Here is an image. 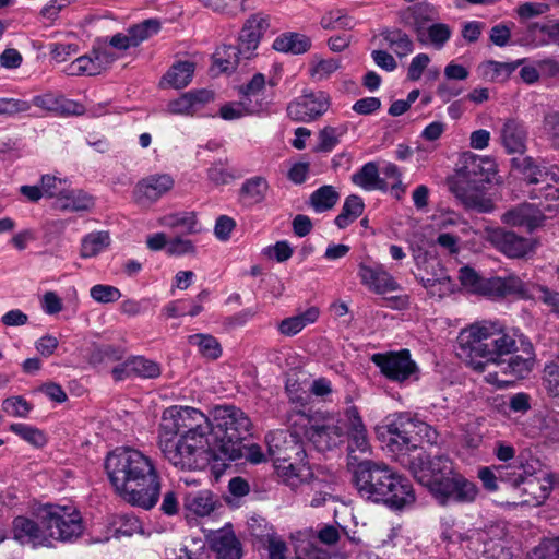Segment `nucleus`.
Masks as SVG:
<instances>
[{
	"mask_svg": "<svg viewBox=\"0 0 559 559\" xmlns=\"http://www.w3.org/2000/svg\"><path fill=\"white\" fill-rule=\"evenodd\" d=\"M251 420L238 407L219 405L209 415L195 407L166 408L158 427V447L179 469L195 471L211 461L239 455V440L250 433Z\"/></svg>",
	"mask_w": 559,
	"mask_h": 559,
	"instance_id": "nucleus-1",
	"label": "nucleus"
},
{
	"mask_svg": "<svg viewBox=\"0 0 559 559\" xmlns=\"http://www.w3.org/2000/svg\"><path fill=\"white\" fill-rule=\"evenodd\" d=\"M437 431L409 414L386 417V453L408 466L441 506L474 502L479 493L475 483L455 472L447 456L430 457L418 449V442L436 443Z\"/></svg>",
	"mask_w": 559,
	"mask_h": 559,
	"instance_id": "nucleus-2",
	"label": "nucleus"
},
{
	"mask_svg": "<svg viewBox=\"0 0 559 559\" xmlns=\"http://www.w3.org/2000/svg\"><path fill=\"white\" fill-rule=\"evenodd\" d=\"M116 492L132 506L152 509L160 495V475L152 457L133 448H117L105 460Z\"/></svg>",
	"mask_w": 559,
	"mask_h": 559,
	"instance_id": "nucleus-3",
	"label": "nucleus"
},
{
	"mask_svg": "<svg viewBox=\"0 0 559 559\" xmlns=\"http://www.w3.org/2000/svg\"><path fill=\"white\" fill-rule=\"evenodd\" d=\"M516 332L506 330L497 322L484 321L462 330L457 336V356L476 371L488 365H504V356L514 353Z\"/></svg>",
	"mask_w": 559,
	"mask_h": 559,
	"instance_id": "nucleus-4",
	"label": "nucleus"
},
{
	"mask_svg": "<svg viewBox=\"0 0 559 559\" xmlns=\"http://www.w3.org/2000/svg\"><path fill=\"white\" fill-rule=\"evenodd\" d=\"M501 476L507 478V484L512 486L522 498L513 504L540 506L555 485V476L543 469L540 462L536 459L520 460L515 463V469H501Z\"/></svg>",
	"mask_w": 559,
	"mask_h": 559,
	"instance_id": "nucleus-5",
	"label": "nucleus"
},
{
	"mask_svg": "<svg viewBox=\"0 0 559 559\" xmlns=\"http://www.w3.org/2000/svg\"><path fill=\"white\" fill-rule=\"evenodd\" d=\"M440 535L443 540L459 544L475 554L480 552L476 559H511L510 551L500 540L489 539L487 532L476 528L462 532L452 515L441 518Z\"/></svg>",
	"mask_w": 559,
	"mask_h": 559,
	"instance_id": "nucleus-6",
	"label": "nucleus"
},
{
	"mask_svg": "<svg viewBox=\"0 0 559 559\" xmlns=\"http://www.w3.org/2000/svg\"><path fill=\"white\" fill-rule=\"evenodd\" d=\"M36 519L46 528L48 547L76 539L84 530L80 512L71 504H45L38 508Z\"/></svg>",
	"mask_w": 559,
	"mask_h": 559,
	"instance_id": "nucleus-7",
	"label": "nucleus"
},
{
	"mask_svg": "<svg viewBox=\"0 0 559 559\" xmlns=\"http://www.w3.org/2000/svg\"><path fill=\"white\" fill-rule=\"evenodd\" d=\"M292 425L293 431L276 430L266 436L269 453L274 460L275 469H280L283 473H286L292 467L287 462L294 460L304 461L306 456L300 438L302 430H300L299 425H295V419Z\"/></svg>",
	"mask_w": 559,
	"mask_h": 559,
	"instance_id": "nucleus-8",
	"label": "nucleus"
},
{
	"mask_svg": "<svg viewBox=\"0 0 559 559\" xmlns=\"http://www.w3.org/2000/svg\"><path fill=\"white\" fill-rule=\"evenodd\" d=\"M295 425L300 426L302 436L311 441L320 451L332 449L343 441L344 427L332 417L320 418L297 414L295 416Z\"/></svg>",
	"mask_w": 559,
	"mask_h": 559,
	"instance_id": "nucleus-9",
	"label": "nucleus"
},
{
	"mask_svg": "<svg viewBox=\"0 0 559 559\" xmlns=\"http://www.w3.org/2000/svg\"><path fill=\"white\" fill-rule=\"evenodd\" d=\"M461 286L468 293L499 300L510 296L511 275L507 277L481 276L474 267L464 265L459 270L457 276Z\"/></svg>",
	"mask_w": 559,
	"mask_h": 559,
	"instance_id": "nucleus-10",
	"label": "nucleus"
},
{
	"mask_svg": "<svg viewBox=\"0 0 559 559\" xmlns=\"http://www.w3.org/2000/svg\"><path fill=\"white\" fill-rule=\"evenodd\" d=\"M331 106V97L323 91H307L293 100L288 116L297 121L310 122L324 115Z\"/></svg>",
	"mask_w": 559,
	"mask_h": 559,
	"instance_id": "nucleus-11",
	"label": "nucleus"
},
{
	"mask_svg": "<svg viewBox=\"0 0 559 559\" xmlns=\"http://www.w3.org/2000/svg\"><path fill=\"white\" fill-rule=\"evenodd\" d=\"M510 296L519 299L533 300L547 307L552 314H559V292L546 285L524 282L519 276L511 275Z\"/></svg>",
	"mask_w": 559,
	"mask_h": 559,
	"instance_id": "nucleus-12",
	"label": "nucleus"
},
{
	"mask_svg": "<svg viewBox=\"0 0 559 559\" xmlns=\"http://www.w3.org/2000/svg\"><path fill=\"white\" fill-rule=\"evenodd\" d=\"M174 186L175 180L168 174L148 175L134 186L132 191L133 202L139 206L150 207L173 190Z\"/></svg>",
	"mask_w": 559,
	"mask_h": 559,
	"instance_id": "nucleus-13",
	"label": "nucleus"
},
{
	"mask_svg": "<svg viewBox=\"0 0 559 559\" xmlns=\"http://www.w3.org/2000/svg\"><path fill=\"white\" fill-rule=\"evenodd\" d=\"M551 211L550 205L532 203H521L502 215V222L512 227L524 228L527 233H533L544 226L546 221L545 212Z\"/></svg>",
	"mask_w": 559,
	"mask_h": 559,
	"instance_id": "nucleus-14",
	"label": "nucleus"
},
{
	"mask_svg": "<svg viewBox=\"0 0 559 559\" xmlns=\"http://www.w3.org/2000/svg\"><path fill=\"white\" fill-rule=\"evenodd\" d=\"M384 472L369 461L361 462L355 469V484L362 498L374 503L384 501Z\"/></svg>",
	"mask_w": 559,
	"mask_h": 559,
	"instance_id": "nucleus-15",
	"label": "nucleus"
},
{
	"mask_svg": "<svg viewBox=\"0 0 559 559\" xmlns=\"http://www.w3.org/2000/svg\"><path fill=\"white\" fill-rule=\"evenodd\" d=\"M488 239L499 252L512 259L523 258L534 250L531 239L502 227L489 230Z\"/></svg>",
	"mask_w": 559,
	"mask_h": 559,
	"instance_id": "nucleus-16",
	"label": "nucleus"
},
{
	"mask_svg": "<svg viewBox=\"0 0 559 559\" xmlns=\"http://www.w3.org/2000/svg\"><path fill=\"white\" fill-rule=\"evenodd\" d=\"M460 174L465 179L466 186L485 188L487 183L492 181L496 174L495 162L489 157H480L467 152L462 157Z\"/></svg>",
	"mask_w": 559,
	"mask_h": 559,
	"instance_id": "nucleus-17",
	"label": "nucleus"
},
{
	"mask_svg": "<svg viewBox=\"0 0 559 559\" xmlns=\"http://www.w3.org/2000/svg\"><path fill=\"white\" fill-rule=\"evenodd\" d=\"M416 497L412 483L405 476L391 473L386 475V507L394 511H404L415 503Z\"/></svg>",
	"mask_w": 559,
	"mask_h": 559,
	"instance_id": "nucleus-18",
	"label": "nucleus"
},
{
	"mask_svg": "<svg viewBox=\"0 0 559 559\" xmlns=\"http://www.w3.org/2000/svg\"><path fill=\"white\" fill-rule=\"evenodd\" d=\"M210 549L215 559H241L242 545L235 535L230 525L213 531L207 535Z\"/></svg>",
	"mask_w": 559,
	"mask_h": 559,
	"instance_id": "nucleus-19",
	"label": "nucleus"
},
{
	"mask_svg": "<svg viewBox=\"0 0 559 559\" xmlns=\"http://www.w3.org/2000/svg\"><path fill=\"white\" fill-rule=\"evenodd\" d=\"M215 94L207 88L192 90L181 94L167 104V111L173 115L193 116L207 104L214 102Z\"/></svg>",
	"mask_w": 559,
	"mask_h": 559,
	"instance_id": "nucleus-20",
	"label": "nucleus"
},
{
	"mask_svg": "<svg viewBox=\"0 0 559 559\" xmlns=\"http://www.w3.org/2000/svg\"><path fill=\"white\" fill-rule=\"evenodd\" d=\"M11 533L14 540L32 547H48L46 528L40 522L19 515L12 521Z\"/></svg>",
	"mask_w": 559,
	"mask_h": 559,
	"instance_id": "nucleus-21",
	"label": "nucleus"
},
{
	"mask_svg": "<svg viewBox=\"0 0 559 559\" xmlns=\"http://www.w3.org/2000/svg\"><path fill=\"white\" fill-rule=\"evenodd\" d=\"M386 378L397 382L418 380V367L407 349L386 353Z\"/></svg>",
	"mask_w": 559,
	"mask_h": 559,
	"instance_id": "nucleus-22",
	"label": "nucleus"
},
{
	"mask_svg": "<svg viewBox=\"0 0 559 559\" xmlns=\"http://www.w3.org/2000/svg\"><path fill=\"white\" fill-rule=\"evenodd\" d=\"M269 27V17L262 14L251 15L245 23L240 36L239 53L249 58L258 48L263 34Z\"/></svg>",
	"mask_w": 559,
	"mask_h": 559,
	"instance_id": "nucleus-23",
	"label": "nucleus"
},
{
	"mask_svg": "<svg viewBox=\"0 0 559 559\" xmlns=\"http://www.w3.org/2000/svg\"><path fill=\"white\" fill-rule=\"evenodd\" d=\"M528 130L526 124L516 118H509L500 130L501 144L508 154L523 155L526 151Z\"/></svg>",
	"mask_w": 559,
	"mask_h": 559,
	"instance_id": "nucleus-24",
	"label": "nucleus"
},
{
	"mask_svg": "<svg viewBox=\"0 0 559 559\" xmlns=\"http://www.w3.org/2000/svg\"><path fill=\"white\" fill-rule=\"evenodd\" d=\"M511 167L520 171L530 185L544 183L547 180H552L556 183L559 182V175L555 171H559L558 167L552 166L548 169L536 164L534 158L531 156H525L523 158L513 157L511 159Z\"/></svg>",
	"mask_w": 559,
	"mask_h": 559,
	"instance_id": "nucleus-25",
	"label": "nucleus"
},
{
	"mask_svg": "<svg viewBox=\"0 0 559 559\" xmlns=\"http://www.w3.org/2000/svg\"><path fill=\"white\" fill-rule=\"evenodd\" d=\"M484 188H477L476 186L464 187L461 183H456L452 187V191L463 203L465 209L477 213H491L495 209V204L491 199L485 197L481 191Z\"/></svg>",
	"mask_w": 559,
	"mask_h": 559,
	"instance_id": "nucleus-26",
	"label": "nucleus"
},
{
	"mask_svg": "<svg viewBox=\"0 0 559 559\" xmlns=\"http://www.w3.org/2000/svg\"><path fill=\"white\" fill-rule=\"evenodd\" d=\"M484 188H477L476 186L464 187L461 183H456L452 187V191L463 203L465 209L477 213H491L495 209V204L491 199L485 197L481 191Z\"/></svg>",
	"mask_w": 559,
	"mask_h": 559,
	"instance_id": "nucleus-27",
	"label": "nucleus"
},
{
	"mask_svg": "<svg viewBox=\"0 0 559 559\" xmlns=\"http://www.w3.org/2000/svg\"><path fill=\"white\" fill-rule=\"evenodd\" d=\"M265 109L261 99L240 98L236 102H228L221 106L219 117L224 120H238L247 116L257 115Z\"/></svg>",
	"mask_w": 559,
	"mask_h": 559,
	"instance_id": "nucleus-28",
	"label": "nucleus"
},
{
	"mask_svg": "<svg viewBox=\"0 0 559 559\" xmlns=\"http://www.w3.org/2000/svg\"><path fill=\"white\" fill-rule=\"evenodd\" d=\"M272 47L283 53L304 55L311 49L312 40L298 32H285L274 39Z\"/></svg>",
	"mask_w": 559,
	"mask_h": 559,
	"instance_id": "nucleus-29",
	"label": "nucleus"
},
{
	"mask_svg": "<svg viewBox=\"0 0 559 559\" xmlns=\"http://www.w3.org/2000/svg\"><path fill=\"white\" fill-rule=\"evenodd\" d=\"M195 66L191 61H179L174 63L164 74L160 86L175 90L188 86L193 78Z\"/></svg>",
	"mask_w": 559,
	"mask_h": 559,
	"instance_id": "nucleus-30",
	"label": "nucleus"
},
{
	"mask_svg": "<svg viewBox=\"0 0 559 559\" xmlns=\"http://www.w3.org/2000/svg\"><path fill=\"white\" fill-rule=\"evenodd\" d=\"M341 68L342 62L340 59L316 53L308 62L307 73L313 82H323L329 80Z\"/></svg>",
	"mask_w": 559,
	"mask_h": 559,
	"instance_id": "nucleus-31",
	"label": "nucleus"
},
{
	"mask_svg": "<svg viewBox=\"0 0 559 559\" xmlns=\"http://www.w3.org/2000/svg\"><path fill=\"white\" fill-rule=\"evenodd\" d=\"M93 205L94 200L92 195L82 190L72 189L67 185L55 206L63 211L79 212L87 211Z\"/></svg>",
	"mask_w": 559,
	"mask_h": 559,
	"instance_id": "nucleus-32",
	"label": "nucleus"
},
{
	"mask_svg": "<svg viewBox=\"0 0 559 559\" xmlns=\"http://www.w3.org/2000/svg\"><path fill=\"white\" fill-rule=\"evenodd\" d=\"M548 22H527L524 27L518 32L520 37L516 44L523 47L540 48L548 46Z\"/></svg>",
	"mask_w": 559,
	"mask_h": 559,
	"instance_id": "nucleus-33",
	"label": "nucleus"
},
{
	"mask_svg": "<svg viewBox=\"0 0 559 559\" xmlns=\"http://www.w3.org/2000/svg\"><path fill=\"white\" fill-rule=\"evenodd\" d=\"M269 191V182L264 177H251L241 185L239 197L243 204L252 206L264 201Z\"/></svg>",
	"mask_w": 559,
	"mask_h": 559,
	"instance_id": "nucleus-34",
	"label": "nucleus"
},
{
	"mask_svg": "<svg viewBox=\"0 0 559 559\" xmlns=\"http://www.w3.org/2000/svg\"><path fill=\"white\" fill-rule=\"evenodd\" d=\"M159 225L168 228H181L187 234H199L202 231V226L197 218L194 212H177L162 216L158 219Z\"/></svg>",
	"mask_w": 559,
	"mask_h": 559,
	"instance_id": "nucleus-35",
	"label": "nucleus"
},
{
	"mask_svg": "<svg viewBox=\"0 0 559 559\" xmlns=\"http://www.w3.org/2000/svg\"><path fill=\"white\" fill-rule=\"evenodd\" d=\"M111 239L108 231H92L81 240L80 255L90 259L98 255L110 246Z\"/></svg>",
	"mask_w": 559,
	"mask_h": 559,
	"instance_id": "nucleus-36",
	"label": "nucleus"
},
{
	"mask_svg": "<svg viewBox=\"0 0 559 559\" xmlns=\"http://www.w3.org/2000/svg\"><path fill=\"white\" fill-rule=\"evenodd\" d=\"M521 338V343L524 346L523 352L527 355L526 357L514 356L511 357L506 366H502V371L504 374H512L516 378H524L528 374L534 365V354L533 348L530 343H525L522 338V335L519 336Z\"/></svg>",
	"mask_w": 559,
	"mask_h": 559,
	"instance_id": "nucleus-37",
	"label": "nucleus"
},
{
	"mask_svg": "<svg viewBox=\"0 0 559 559\" xmlns=\"http://www.w3.org/2000/svg\"><path fill=\"white\" fill-rule=\"evenodd\" d=\"M523 62L524 59H519L514 62L488 60L483 62L479 69L481 70L483 76L489 81H506Z\"/></svg>",
	"mask_w": 559,
	"mask_h": 559,
	"instance_id": "nucleus-38",
	"label": "nucleus"
},
{
	"mask_svg": "<svg viewBox=\"0 0 559 559\" xmlns=\"http://www.w3.org/2000/svg\"><path fill=\"white\" fill-rule=\"evenodd\" d=\"M292 467L286 473L276 469L277 475L292 488H297L304 484L309 483L312 479V472L308 464L304 461H289Z\"/></svg>",
	"mask_w": 559,
	"mask_h": 559,
	"instance_id": "nucleus-39",
	"label": "nucleus"
},
{
	"mask_svg": "<svg viewBox=\"0 0 559 559\" xmlns=\"http://www.w3.org/2000/svg\"><path fill=\"white\" fill-rule=\"evenodd\" d=\"M126 355V348L121 345L104 344L95 346L90 355V364L95 367L106 366L121 360Z\"/></svg>",
	"mask_w": 559,
	"mask_h": 559,
	"instance_id": "nucleus-40",
	"label": "nucleus"
},
{
	"mask_svg": "<svg viewBox=\"0 0 559 559\" xmlns=\"http://www.w3.org/2000/svg\"><path fill=\"white\" fill-rule=\"evenodd\" d=\"M348 420L350 421L349 433V444L348 449L353 453L355 451L366 452L368 450V440L366 435V429L357 416L355 409H350L347 412Z\"/></svg>",
	"mask_w": 559,
	"mask_h": 559,
	"instance_id": "nucleus-41",
	"label": "nucleus"
},
{
	"mask_svg": "<svg viewBox=\"0 0 559 559\" xmlns=\"http://www.w3.org/2000/svg\"><path fill=\"white\" fill-rule=\"evenodd\" d=\"M9 429L34 448L40 449L48 443L47 433L35 426L24 423H15L11 424Z\"/></svg>",
	"mask_w": 559,
	"mask_h": 559,
	"instance_id": "nucleus-42",
	"label": "nucleus"
},
{
	"mask_svg": "<svg viewBox=\"0 0 559 559\" xmlns=\"http://www.w3.org/2000/svg\"><path fill=\"white\" fill-rule=\"evenodd\" d=\"M348 123L342 122L336 126H325L318 134V151L331 152L348 132Z\"/></svg>",
	"mask_w": 559,
	"mask_h": 559,
	"instance_id": "nucleus-43",
	"label": "nucleus"
},
{
	"mask_svg": "<svg viewBox=\"0 0 559 559\" xmlns=\"http://www.w3.org/2000/svg\"><path fill=\"white\" fill-rule=\"evenodd\" d=\"M185 507L199 516L209 515L214 510L213 495L209 490L188 493Z\"/></svg>",
	"mask_w": 559,
	"mask_h": 559,
	"instance_id": "nucleus-44",
	"label": "nucleus"
},
{
	"mask_svg": "<svg viewBox=\"0 0 559 559\" xmlns=\"http://www.w3.org/2000/svg\"><path fill=\"white\" fill-rule=\"evenodd\" d=\"M365 204L358 195H349L345 199L341 213L335 218L338 228L344 229L356 221L364 212Z\"/></svg>",
	"mask_w": 559,
	"mask_h": 559,
	"instance_id": "nucleus-45",
	"label": "nucleus"
},
{
	"mask_svg": "<svg viewBox=\"0 0 559 559\" xmlns=\"http://www.w3.org/2000/svg\"><path fill=\"white\" fill-rule=\"evenodd\" d=\"M352 180L356 186L367 191L381 188L379 168L374 163L365 164L357 173L352 176Z\"/></svg>",
	"mask_w": 559,
	"mask_h": 559,
	"instance_id": "nucleus-46",
	"label": "nucleus"
},
{
	"mask_svg": "<svg viewBox=\"0 0 559 559\" xmlns=\"http://www.w3.org/2000/svg\"><path fill=\"white\" fill-rule=\"evenodd\" d=\"M382 266L370 262H362L359 265V276L361 283L376 294H382Z\"/></svg>",
	"mask_w": 559,
	"mask_h": 559,
	"instance_id": "nucleus-47",
	"label": "nucleus"
},
{
	"mask_svg": "<svg viewBox=\"0 0 559 559\" xmlns=\"http://www.w3.org/2000/svg\"><path fill=\"white\" fill-rule=\"evenodd\" d=\"M355 24L354 19L341 9L330 10L320 19V26L325 31L352 29Z\"/></svg>",
	"mask_w": 559,
	"mask_h": 559,
	"instance_id": "nucleus-48",
	"label": "nucleus"
},
{
	"mask_svg": "<svg viewBox=\"0 0 559 559\" xmlns=\"http://www.w3.org/2000/svg\"><path fill=\"white\" fill-rule=\"evenodd\" d=\"M189 343L195 346L199 353L206 359L216 360L222 355V347L212 335L194 334L189 336Z\"/></svg>",
	"mask_w": 559,
	"mask_h": 559,
	"instance_id": "nucleus-49",
	"label": "nucleus"
},
{
	"mask_svg": "<svg viewBox=\"0 0 559 559\" xmlns=\"http://www.w3.org/2000/svg\"><path fill=\"white\" fill-rule=\"evenodd\" d=\"M340 194L332 186H323L310 197V204L318 213L332 209L338 201Z\"/></svg>",
	"mask_w": 559,
	"mask_h": 559,
	"instance_id": "nucleus-50",
	"label": "nucleus"
},
{
	"mask_svg": "<svg viewBox=\"0 0 559 559\" xmlns=\"http://www.w3.org/2000/svg\"><path fill=\"white\" fill-rule=\"evenodd\" d=\"M238 49L231 45H223L213 55L214 66L218 72L235 69L238 63Z\"/></svg>",
	"mask_w": 559,
	"mask_h": 559,
	"instance_id": "nucleus-51",
	"label": "nucleus"
},
{
	"mask_svg": "<svg viewBox=\"0 0 559 559\" xmlns=\"http://www.w3.org/2000/svg\"><path fill=\"white\" fill-rule=\"evenodd\" d=\"M501 469H515V463L509 465L481 467L478 471V478L481 480L485 489H487L488 491H497L498 480L507 483V478L501 476Z\"/></svg>",
	"mask_w": 559,
	"mask_h": 559,
	"instance_id": "nucleus-52",
	"label": "nucleus"
},
{
	"mask_svg": "<svg viewBox=\"0 0 559 559\" xmlns=\"http://www.w3.org/2000/svg\"><path fill=\"white\" fill-rule=\"evenodd\" d=\"M129 366L133 369L134 376L144 379H155L162 373L160 365L157 361L142 356L132 357V362Z\"/></svg>",
	"mask_w": 559,
	"mask_h": 559,
	"instance_id": "nucleus-53",
	"label": "nucleus"
},
{
	"mask_svg": "<svg viewBox=\"0 0 559 559\" xmlns=\"http://www.w3.org/2000/svg\"><path fill=\"white\" fill-rule=\"evenodd\" d=\"M160 26L156 20H146L140 24L130 27L127 32L132 40L134 47L140 45L142 41L148 39L153 35L157 34Z\"/></svg>",
	"mask_w": 559,
	"mask_h": 559,
	"instance_id": "nucleus-54",
	"label": "nucleus"
},
{
	"mask_svg": "<svg viewBox=\"0 0 559 559\" xmlns=\"http://www.w3.org/2000/svg\"><path fill=\"white\" fill-rule=\"evenodd\" d=\"M386 41L390 49L400 58L409 55L414 49L413 41L408 35L400 31L389 32L386 29Z\"/></svg>",
	"mask_w": 559,
	"mask_h": 559,
	"instance_id": "nucleus-55",
	"label": "nucleus"
},
{
	"mask_svg": "<svg viewBox=\"0 0 559 559\" xmlns=\"http://www.w3.org/2000/svg\"><path fill=\"white\" fill-rule=\"evenodd\" d=\"M2 409L9 416L25 418L33 409V406L23 396L16 395L4 400L2 402Z\"/></svg>",
	"mask_w": 559,
	"mask_h": 559,
	"instance_id": "nucleus-56",
	"label": "nucleus"
},
{
	"mask_svg": "<svg viewBox=\"0 0 559 559\" xmlns=\"http://www.w3.org/2000/svg\"><path fill=\"white\" fill-rule=\"evenodd\" d=\"M39 182L41 186L44 198L53 199L55 205L63 189L68 185V181L66 179H61L51 175H43L40 177Z\"/></svg>",
	"mask_w": 559,
	"mask_h": 559,
	"instance_id": "nucleus-57",
	"label": "nucleus"
},
{
	"mask_svg": "<svg viewBox=\"0 0 559 559\" xmlns=\"http://www.w3.org/2000/svg\"><path fill=\"white\" fill-rule=\"evenodd\" d=\"M293 253L294 249L286 240L277 241L274 245L262 249V254L264 258L276 261L278 263H283L289 260Z\"/></svg>",
	"mask_w": 559,
	"mask_h": 559,
	"instance_id": "nucleus-58",
	"label": "nucleus"
},
{
	"mask_svg": "<svg viewBox=\"0 0 559 559\" xmlns=\"http://www.w3.org/2000/svg\"><path fill=\"white\" fill-rule=\"evenodd\" d=\"M94 63L98 74L107 70L116 60L120 58V53L111 51V47L106 44L98 46L92 50Z\"/></svg>",
	"mask_w": 559,
	"mask_h": 559,
	"instance_id": "nucleus-59",
	"label": "nucleus"
},
{
	"mask_svg": "<svg viewBox=\"0 0 559 559\" xmlns=\"http://www.w3.org/2000/svg\"><path fill=\"white\" fill-rule=\"evenodd\" d=\"M543 132L551 146L559 150V111H550L544 116Z\"/></svg>",
	"mask_w": 559,
	"mask_h": 559,
	"instance_id": "nucleus-60",
	"label": "nucleus"
},
{
	"mask_svg": "<svg viewBox=\"0 0 559 559\" xmlns=\"http://www.w3.org/2000/svg\"><path fill=\"white\" fill-rule=\"evenodd\" d=\"M71 75H97V68L92 53L81 56L72 61L67 69Z\"/></svg>",
	"mask_w": 559,
	"mask_h": 559,
	"instance_id": "nucleus-61",
	"label": "nucleus"
},
{
	"mask_svg": "<svg viewBox=\"0 0 559 559\" xmlns=\"http://www.w3.org/2000/svg\"><path fill=\"white\" fill-rule=\"evenodd\" d=\"M311 317H285L277 323L280 332L286 336L299 333L307 324L313 323Z\"/></svg>",
	"mask_w": 559,
	"mask_h": 559,
	"instance_id": "nucleus-62",
	"label": "nucleus"
},
{
	"mask_svg": "<svg viewBox=\"0 0 559 559\" xmlns=\"http://www.w3.org/2000/svg\"><path fill=\"white\" fill-rule=\"evenodd\" d=\"M527 559H559V537L542 542Z\"/></svg>",
	"mask_w": 559,
	"mask_h": 559,
	"instance_id": "nucleus-63",
	"label": "nucleus"
},
{
	"mask_svg": "<svg viewBox=\"0 0 559 559\" xmlns=\"http://www.w3.org/2000/svg\"><path fill=\"white\" fill-rule=\"evenodd\" d=\"M393 179L394 182H392L389 187V183L386 182V190L390 191V194L396 199L402 200L406 193L407 185H404L401 180V173L399 170V167L395 164L386 163V179Z\"/></svg>",
	"mask_w": 559,
	"mask_h": 559,
	"instance_id": "nucleus-64",
	"label": "nucleus"
}]
</instances>
